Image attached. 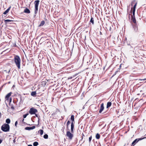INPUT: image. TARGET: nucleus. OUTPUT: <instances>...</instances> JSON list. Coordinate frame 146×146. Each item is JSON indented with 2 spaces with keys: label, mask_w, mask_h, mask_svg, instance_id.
Masks as SVG:
<instances>
[{
  "label": "nucleus",
  "mask_w": 146,
  "mask_h": 146,
  "mask_svg": "<svg viewBox=\"0 0 146 146\" xmlns=\"http://www.w3.org/2000/svg\"><path fill=\"white\" fill-rule=\"evenodd\" d=\"M11 8V7L10 6L8 8V9L5 11L3 13V14H6L9 11L10 9Z\"/></svg>",
  "instance_id": "16"
},
{
  "label": "nucleus",
  "mask_w": 146,
  "mask_h": 146,
  "mask_svg": "<svg viewBox=\"0 0 146 146\" xmlns=\"http://www.w3.org/2000/svg\"><path fill=\"white\" fill-rule=\"evenodd\" d=\"M43 130L42 129H40L38 131V133H40L41 135H42L43 133Z\"/></svg>",
  "instance_id": "20"
},
{
  "label": "nucleus",
  "mask_w": 146,
  "mask_h": 146,
  "mask_svg": "<svg viewBox=\"0 0 146 146\" xmlns=\"http://www.w3.org/2000/svg\"><path fill=\"white\" fill-rule=\"evenodd\" d=\"M2 140L1 139H0V144L2 142Z\"/></svg>",
  "instance_id": "33"
},
{
  "label": "nucleus",
  "mask_w": 146,
  "mask_h": 146,
  "mask_svg": "<svg viewBox=\"0 0 146 146\" xmlns=\"http://www.w3.org/2000/svg\"><path fill=\"white\" fill-rule=\"evenodd\" d=\"M92 139V136L91 135L89 137V142L90 143Z\"/></svg>",
  "instance_id": "30"
},
{
  "label": "nucleus",
  "mask_w": 146,
  "mask_h": 146,
  "mask_svg": "<svg viewBox=\"0 0 146 146\" xmlns=\"http://www.w3.org/2000/svg\"><path fill=\"white\" fill-rule=\"evenodd\" d=\"M9 106H10L12 110H15L14 106L13 105H12V104L11 105V104H9Z\"/></svg>",
  "instance_id": "25"
},
{
  "label": "nucleus",
  "mask_w": 146,
  "mask_h": 146,
  "mask_svg": "<svg viewBox=\"0 0 146 146\" xmlns=\"http://www.w3.org/2000/svg\"><path fill=\"white\" fill-rule=\"evenodd\" d=\"M135 4L133 7V8H131V11L132 10V9H133V11H135L136 7L137 6V2H135V1H134L132 2L131 3V6H132L133 4Z\"/></svg>",
  "instance_id": "7"
},
{
  "label": "nucleus",
  "mask_w": 146,
  "mask_h": 146,
  "mask_svg": "<svg viewBox=\"0 0 146 146\" xmlns=\"http://www.w3.org/2000/svg\"><path fill=\"white\" fill-rule=\"evenodd\" d=\"M27 146H33L31 145H29Z\"/></svg>",
  "instance_id": "39"
},
{
  "label": "nucleus",
  "mask_w": 146,
  "mask_h": 146,
  "mask_svg": "<svg viewBox=\"0 0 146 146\" xmlns=\"http://www.w3.org/2000/svg\"><path fill=\"white\" fill-rule=\"evenodd\" d=\"M13 60L15 65L18 69H20L21 60L20 57L17 55H15Z\"/></svg>",
  "instance_id": "1"
},
{
  "label": "nucleus",
  "mask_w": 146,
  "mask_h": 146,
  "mask_svg": "<svg viewBox=\"0 0 146 146\" xmlns=\"http://www.w3.org/2000/svg\"><path fill=\"white\" fill-rule=\"evenodd\" d=\"M12 94V92H10L8 93L5 97V100L8 101H9V98Z\"/></svg>",
  "instance_id": "10"
},
{
  "label": "nucleus",
  "mask_w": 146,
  "mask_h": 146,
  "mask_svg": "<svg viewBox=\"0 0 146 146\" xmlns=\"http://www.w3.org/2000/svg\"><path fill=\"white\" fill-rule=\"evenodd\" d=\"M121 65H120V67H121Z\"/></svg>",
  "instance_id": "41"
},
{
  "label": "nucleus",
  "mask_w": 146,
  "mask_h": 146,
  "mask_svg": "<svg viewBox=\"0 0 146 146\" xmlns=\"http://www.w3.org/2000/svg\"><path fill=\"white\" fill-rule=\"evenodd\" d=\"M96 137L97 139H99L100 138V134L98 133H97L96 135Z\"/></svg>",
  "instance_id": "21"
},
{
  "label": "nucleus",
  "mask_w": 146,
  "mask_h": 146,
  "mask_svg": "<svg viewBox=\"0 0 146 146\" xmlns=\"http://www.w3.org/2000/svg\"><path fill=\"white\" fill-rule=\"evenodd\" d=\"M36 91L32 92L31 93V95L33 96L36 97Z\"/></svg>",
  "instance_id": "17"
},
{
  "label": "nucleus",
  "mask_w": 146,
  "mask_h": 146,
  "mask_svg": "<svg viewBox=\"0 0 146 146\" xmlns=\"http://www.w3.org/2000/svg\"><path fill=\"white\" fill-rule=\"evenodd\" d=\"M40 1L39 0H36L34 2L35 9L34 13L35 15L37 14L38 10V6L39 4Z\"/></svg>",
  "instance_id": "4"
},
{
  "label": "nucleus",
  "mask_w": 146,
  "mask_h": 146,
  "mask_svg": "<svg viewBox=\"0 0 146 146\" xmlns=\"http://www.w3.org/2000/svg\"><path fill=\"white\" fill-rule=\"evenodd\" d=\"M11 120L9 118L7 119L6 120V122L8 124L10 123Z\"/></svg>",
  "instance_id": "22"
},
{
  "label": "nucleus",
  "mask_w": 146,
  "mask_h": 146,
  "mask_svg": "<svg viewBox=\"0 0 146 146\" xmlns=\"http://www.w3.org/2000/svg\"><path fill=\"white\" fill-rule=\"evenodd\" d=\"M1 133V132H0V133Z\"/></svg>",
  "instance_id": "42"
},
{
  "label": "nucleus",
  "mask_w": 146,
  "mask_h": 146,
  "mask_svg": "<svg viewBox=\"0 0 146 146\" xmlns=\"http://www.w3.org/2000/svg\"><path fill=\"white\" fill-rule=\"evenodd\" d=\"M90 22L93 25L94 23V19L92 17L91 18Z\"/></svg>",
  "instance_id": "23"
},
{
  "label": "nucleus",
  "mask_w": 146,
  "mask_h": 146,
  "mask_svg": "<svg viewBox=\"0 0 146 146\" xmlns=\"http://www.w3.org/2000/svg\"><path fill=\"white\" fill-rule=\"evenodd\" d=\"M29 114V113H27V114H24V115H23V117L24 118H25Z\"/></svg>",
  "instance_id": "28"
},
{
  "label": "nucleus",
  "mask_w": 146,
  "mask_h": 146,
  "mask_svg": "<svg viewBox=\"0 0 146 146\" xmlns=\"http://www.w3.org/2000/svg\"><path fill=\"white\" fill-rule=\"evenodd\" d=\"M131 20L134 24H136L137 23L136 20L135 19V17H131Z\"/></svg>",
  "instance_id": "15"
},
{
  "label": "nucleus",
  "mask_w": 146,
  "mask_h": 146,
  "mask_svg": "<svg viewBox=\"0 0 146 146\" xmlns=\"http://www.w3.org/2000/svg\"><path fill=\"white\" fill-rule=\"evenodd\" d=\"M37 112V110L33 107L31 108L29 111V113L31 115L35 114Z\"/></svg>",
  "instance_id": "6"
},
{
  "label": "nucleus",
  "mask_w": 146,
  "mask_h": 146,
  "mask_svg": "<svg viewBox=\"0 0 146 146\" xmlns=\"http://www.w3.org/2000/svg\"><path fill=\"white\" fill-rule=\"evenodd\" d=\"M70 123V121L68 120L67 121V124L68 125H69Z\"/></svg>",
  "instance_id": "31"
},
{
  "label": "nucleus",
  "mask_w": 146,
  "mask_h": 146,
  "mask_svg": "<svg viewBox=\"0 0 146 146\" xmlns=\"http://www.w3.org/2000/svg\"><path fill=\"white\" fill-rule=\"evenodd\" d=\"M35 115L36 117H38V115L37 114H36L35 113Z\"/></svg>",
  "instance_id": "37"
},
{
  "label": "nucleus",
  "mask_w": 146,
  "mask_h": 146,
  "mask_svg": "<svg viewBox=\"0 0 146 146\" xmlns=\"http://www.w3.org/2000/svg\"><path fill=\"white\" fill-rule=\"evenodd\" d=\"M112 104V103L111 102H108L107 103L106 108H108L109 107H110Z\"/></svg>",
  "instance_id": "18"
},
{
  "label": "nucleus",
  "mask_w": 146,
  "mask_h": 146,
  "mask_svg": "<svg viewBox=\"0 0 146 146\" xmlns=\"http://www.w3.org/2000/svg\"><path fill=\"white\" fill-rule=\"evenodd\" d=\"M10 83H11V82H8V84H9Z\"/></svg>",
  "instance_id": "40"
},
{
  "label": "nucleus",
  "mask_w": 146,
  "mask_h": 146,
  "mask_svg": "<svg viewBox=\"0 0 146 146\" xmlns=\"http://www.w3.org/2000/svg\"><path fill=\"white\" fill-rule=\"evenodd\" d=\"M135 11H133V15H131V17H135Z\"/></svg>",
  "instance_id": "29"
},
{
  "label": "nucleus",
  "mask_w": 146,
  "mask_h": 146,
  "mask_svg": "<svg viewBox=\"0 0 146 146\" xmlns=\"http://www.w3.org/2000/svg\"><path fill=\"white\" fill-rule=\"evenodd\" d=\"M45 23V22L44 21H41L40 23V25H39V27H40L41 26H43V25H44Z\"/></svg>",
  "instance_id": "19"
},
{
  "label": "nucleus",
  "mask_w": 146,
  "mask_h": 146,
  "mask_svg": "<svg viewBox=\"0 0 146 146\" xmlns=\"http://www.w3.org/2000/svg\"><path fill=\"white\" fill-rule=\"evenodd\" d=\"M100 35H102V32L101 31L100 32Z\"/></svg>",
  "instance_id": "38"
},
{
  "label": "nucleus",
  "mask_w": 146,
  "mask_h": 146,
  "mask_svg": "<svg viewBox=\"0 0 146 146\" xmlns=\"http://www.w3.org/2000/svg\"><path fill=\"white\" fill-rule=\"evenodd\" d=\"M70 119L72 121L71 125V132L73 133L74 132V115H71Z\"/></svg>",
  "instance_id": "3"
},
{
  "label": "nucleus",
  "mask_w": 146,
  "mask_h": 146,
  "mask_svg": "<svg viewBox=\"0 0 146 146\" xmlns=\"http://www.w3.org/2000/svg\"><path fill=\"white\" fill-rule=\"evenodd\" d=\"M17 123H18V122H17V121L15 122V126L16 127H17Z\"/></svg>",
  "instance_id": "32"
},
{
  "label": "nucleus",
  "mask_w": 146,
  "mask_h": 146,
  "mask_svg": "<svg viewBox=\"0 0 146 146\" xmlns=\"http://www.w3.org/2000/svg\"><path fill=\"white\" fill-rule=\"evenodd\" d=\"M11 21H13L12 20H9V19L5 20V23H7L8 22H11Z\"/></svg>",
  "instance_id": "26"
},
{
  "label": "nucleus",
  "mask_w": 146,
  "mask_h": 146,
  "mask_svg": "<svg viewBox=\"0 0 146 146\" xmlns=\"http://www.w3.org/2000/svg\"><path fill=\"white\" fill-rule=\"evenodd\" d=\"M1 112H0V118H1Z\"/></svg>",
  "instance_id": "35"
},
{
  "label": "nucleus",
  "mask_w": 146,
  "mask_h": 146,
  "mask_svg": "<svg viewBox=\"0 0 146 146\" xmlns=\"http://www.w3.org/2000/svg\"><path fill=\"white\" fill-rule=\"evenodd\" d=\"M11 98H10V100H9L10 102H11Z\"/></svg>",
  "instance_id": "36"
},
{
  "label": "nucleus",
  "mask_w": 146,
  "mask_h": 146,
  "mask_svg": "<svg viewBox=\"0 0 146 146\" xmlns=\"http://www.w3.org/2000/svg\"><path fill=\"white\" fill-rule=\"evenodd\" d=\"M72 133H73L69 131L66 132V136L68 137L69 139L71 140L72 139L74 136V135Z\"/></svg>",
  "instance_id": "5"
},
{
  "label": "nucleus",
  "mask_w": 146,
  "mask_h": 146,
  "mask_svg": "<svg viewBox=\"0 0 146 146\" xmlns=\"http://www.w3.org/2000/svg\"><path fill=\"white\" fill-rule=\"evenodd\" d=\"M35 128V126H34L31 127H27L25 128V129L26 130H30L33 129Z\"/></svg>",
  "instance_id": "13"
},
{
  "label": "nucleus",
  "mask_w": 146,
  "mask_h": 146,
  "mask_svg": "<svg viewBox=\"0 0 146 146\" xmlns=\"http://www.w3.org/2000/svg\"><path fill=\"white\" fill-rule=\"evenodd\" d=\"M1 129L4 132H8L9 131L10 126L8 124L5 123L1 126Z\"/></svg>",
  "instance_id": "2"
},
{
  "label": "nucleus",
  "mask_w": 146,
  "mask_h": 146,
  "mask_svg": "<svg viewBox=\"0 0 146 146\" xmlns=\"http://www.w3.org/2000/svg\"><path fill=\"white\" fill-rule=\"evenodd\" d=\"M43 137L45 139H47L48 138V135L46 134L44 135Z\"/></svg>",
  "instance_id": "27"
},
{
  "label": "nucleus",
  "mask_w": 146,
  "mask_h": 146,
  "mask_svg": "<svg viewBox=\"0 0 146 146\" xmlns=\"http://www.w3.org/2000/svg\"><path fill=\"white\" fill-rule=\"evenodd\" d=\"M144 138H139L138 139H135L132 143L131 146H133L136 144V143L137 142L141 140Z\"/></svg>",
  "instance_id": "8"
},
{
  "label": "nucleus",
  "mask_w": 146,
  "mask_h": 146,
  "mask_svg": "<svg viewBox=\"0 0 146 146\" xmlns=\"http://www.w3.org/2000/svg\"><path fill=\"white\" fill-rule=\"evenodd\" d=\"M104 104L103 103H102L101 104L100 109L99 111L100 113H101L104 109Z\"/></svg>",
  "instance_id": "12"
},
{
  "label": "nucleus",
  "mask_w": 146,
  "mask_h": 146,
  "mask_svg": "<svg viewBox=\"0 0 146 146\" xmlns=\"http://www.w3.org/2000/svg\"><path fill=\"white\" fill-rule=\"evenodd\" d=\"M38 144V143L37 142H35L33 143V145L34 146H37Z\"/></svg>",
  "instance_id": "24"
},
{
  "label": "nucleus",
  "mask_w": 146,
  "mask_h": 146,
  "mask_svg": "<svg viewBox=\"0 0 146 146\" xmlns=\"http://www.w3.org/2000/svg\"><path fill=\"white\" fill-rule=\"evenodd\" d=\"M69 125H68L67 124H66L67 125V129H68V126Z\"/></svg>",
  "instance_id": "34"
},
{
  "label": "nucleus",
  "mask_w": 146,
  "mask_h": 146,
  "mask_svg": "<svg viewBox=\"0 0 146 146\" xmlns=\"http://www.w3.org/2000/svg\"><path fill=\"white\" fill-rule=\"evenodd\" d=\"M133 27L134 28L135 31L137 32L138 31V25L137 23L134 24L133 25Z\"/></svg>",
  "instance_id": "11"
},
{
  "label": "nucleus",
  "mask_w": 146,
  "mask_h": 146,
  "mask_svg": "<svg viewBox=\"0 0 146 146\" xmlns=\"http://www.w3.org/2000/svg\"><path fill=\"white\" fill-rule=\"evenodd\" d=\"M48 80H45L44 81H42L41 82V85L43 87H45V86H46L47 85H48Z\"/></svg>",
  "instance_id": "9"
},
{
  "label": "nucleus",
  "mask_w": 146,
  "mask_h": 146,
  "mask_svg": "<svg viewBox=\"0 0 146 146\" xmlns=\"http://www.w3.org/2000/svg\"><path fill=\"white\" fill-rule=\"evenodd\" d=\"M24 12L27 13H30L31 12L30 10L27 8L24 9Z\"/></svg>",
  "instance_id": "14"
}]
</instances>
